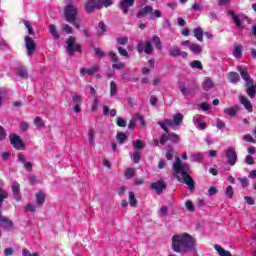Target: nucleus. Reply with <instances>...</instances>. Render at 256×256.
<instances>
[{"label":"nucleus","mask_w":256,"mask_h":256,"mask_svg":"<svg viewBox=\"0 0 256 256\" xmlns=\"http://www.w3.org/2000/svg\"><path fill=\"white\" fill-rule=\"evenodd\" d=\"M172 249L175 253H189L195 249V240L188 233L175 235L172 237Z\"/></svg>","instance_id":"1"},{"label":"nucleus","mask_w":256,"mask_h":256,"mask_svg":"<svg viewBox=\"0 0 256 256\" xmlns=\"http://www.w3.org/2000/svg\"><path fill=\"white\" fill-rule=\"evenodd\" d=\"M173 169V175H175L176 179L178 181H181V176L179 175H182L185 185H188L190 191H194L195 181L193 180L191 175H189V166H187V164H183L181 162V158L177 157L176 161L173 164Z\"/></svg>","instance_id":"2"},{"label":"nucleus","mask_w":256,"mask_h":256,"mask_svg":"<svg viewBox=\"0 0 256 256\" xmlns=\"http://www.w3.org/2000/svg\"><path fill=\"white\" fill-rule=\"evenodd\" d=\"M66 45L67 55L70 57H73L75 52L81 53V51H83L81 44L77 43V38L75 36H69Z\"/></svg>","instance_id":"3"},{"label":"nucleus","mask_w":256,"mask_h":256,"mask_svg":"<svg viewBox=\"0 0 256 256\" xmlns=\"http://www.w3.org/2000/svg\"><path fill=\"white\" fill-rule=\"evenodd\" d=\"M79 15V9L75 7V4L69 3L64 9V18L67 23H75L77 16Z\"/></svg>","instance_id":"4"},{"label":"nucleus","mask_w":256,"mask_h":256,"mask_svg":"<svg viewBox=\"0 0 256 256\" xmlns=\"http://www.w3.org/2000/svg\"><path fill=\"white\" fill-rule=\"evenodd\" d=\"M137 53L141 55L142 53H145L146 55H151L153 53V44L151 41H140L137 44Z\"/></svg>","instance_id":"5"},{"label":"nucleus","mask_w":256,"mask_h":256,"mask_svg":"<svg viewBox=\"0 0 256 256\" xmlns=\"http://www.w3.org/2000/svg\"><path fill=\"white\" fill-rule=\"evenodd\" d=\"M167 141H171V143H179V141H181V137L175 132L162 134L160 137V144L165 145Z\"/></svg>","instance_id":"6"},{"label":"nucleus","mask_w":256,"mask_h":256,"mask_svg":"<svg viewBox=\"0 0 256 256\" xmlns=\"http://www.w3.org/2000/svg\"><path fill=\"white\" fill-rule=\"evenodd\" d=\"M10 143L14 149H17L18 151H23V149H25L23 140H21V137L17 134H10Z\"/></svg>","instance_id":"7"},{"label":"nucleus","mask_w":256,"mask_h":256,"mask_svg":"<svg viewBox=\"0 0 256 256\" xmlns=\"http://www.w3.org/2000/svg\"><path fill=\"white\" fill-rule=\"evenodd\" d=\"M226 158H227V163L231 167L233 165H236L237 163V151H235V148L233 147H228L226 150Z\"/></svg>","instance_id":"8"},{"label":"nucleus","mask_w":256,"mask_h":256,"mask_svg":"<svg viewBox=\"0 0 256 256\" xmlns=\"http://www.w3.org/2000/svg\"><path fill=\"white\" fill-rule=\"evenodd\" d=\"M150 187L153 191L156 192L157 195H161L165 189H167V184L165 181L158 180L157 182H153L150 184Z\"/></svg>","instance_id":"9"},{"label":"nucleus","mask_w":256,"mask_h":256,"mask_svg":"<svg viewBox=\"0 0 256 256\" xmlns=\"http://www.w3.org/2000/svg\"><path fill=\"white\" fill-rule=\"evenodd\" d=\"M100 67L99 65H94L91 68H80V75L81 77H85V75H88L89 77H91L92 75H95L96 73H99L100 71Z\"/></svg>","instance_id":"10"},{"label":"nucleus","mask_w":256,"mask_h":256,"mask_svg":"<svg viewBox=\"0 0 256 256\" xmlns=\"http://www.w3.org/2000/svg\"><path fill=\"white\" fill-rule=\"evenodd\" d=\"M25 45H26V49H27V55L29 57H31V55H33V53H35V49H37V46L35 45V41L33 40V38L26 36L25 37Z\"/></svg>","instance_id":"11"},{"label":"nucleus","mask_w":256,"mask_h":256,"mask_svg":"<svg viewBox=\"0 0 256 256\" xmlns=\"http://www.w3.org/2000/svg\"><path fill=\"white\" fill-rule=\"evenodd\" d=\"M184 116L181 113H176L173 117V119H169V121H166L170 127H179L181 123H183Z\"/></svg>","instance_id":"12"},{"label":"nucleus","mask_w":256,"mask_h":256,"mask_svg":"<svg viewBox=\"0 0 256 256\" xmlns=\"http://www.w3.org/2000/svg\"><path fill=\"white\" fill-rule=\"evenodd\" d=\"M11 189L14 199L19 203L21 201V185L19 182H13Z\"/></svg>","instance_id":"13"},{"label":"nucleus","mask_w":256,"mask_h":256,"mask_svg":"<svg viewBox=\"0 0 256 256\" xmlns=\"http://www.w3.org/2000/svg\"><path fill=\"white\" fill-rule=\"evenodd\" d=\"M133 5H135V0L120 1V8L122 9L124 15H127V13H129V8L133 7Z\"/></svg>","instance_id":"14"},{"label":"nucleus","mask_w":256,"mask_h":256,"mask_svg":"<svg viewBox=\"0 0 256 256\" xmlns=\"http://www.w3.org/2000/svg\"><path fill=\"white\" fill-rule=\"evenodd\" d=\"M238 71L242 79L245 81V85L253 83V80H251V75H249V71L247 70V68L239 67Z\"/></svg>","instance_id":"15"},{"label":"nucleus","mask_w":256,"mask_h":256,"mask_svg":"<svg viewBox=\"0 0 256 256\" xmlns=\"http://www.w3.org/2000/svg\"><path fill=\"white\" fill-rule=\"evenodd\" d=\"M239 101L241 105L245 107V110L248 111V113H253V105L251 104V101L247 97L240 95Z\"/></svg>","instance_id":"16"},{"label":"nucleus","mask_w":256,"mask_h":256,"mask_svg":"<svg viewBox=\"0 0 256 256\" xmlns=\"http://www.w3.org/2000/svg\"><path fill=\"white\" fill-rule=\"evenodd\" d=\"M149 13H153V7L152 6H144L142 9H140L136 17L137 19H143L146 15H149Z\"/></svg>","instance_id":"17"},{"label":"nucleus","mask_w":256,"mask_h":256,"mask_svg":"<svg viewBox=\"0 0 256 256\" xmlns=\"http://www.w3.org/2000/svg\"><path fill=\"white\" fill-rule=\"evenodd\" d=\"M0 223H2L0 226H2L5 231H11V229H13V221L5 216L2 217Z\"/></svg>","instance_id":"18"},{"label":"nucleus","mask_w":256,"mask_h":256,"mask_svg":"<svg viewBox=\"0 0 256 256\" xmlns=\"http://www.w3.org/2000/svg\"><path fill=\"white\" fill-rule=\"evenodd\" d=\"M17 75L20 76L21 79H29V72H27V67L19 66L17 68Z\"/></svg>","instance_id":"19"},{"label":"nucleus","mask_w":256,"mask_h":256,"mask_svg":"<svg viewBox=\"0 0 256 256\" xmlns=\"http://www.w3.org/2000/svg\"><path fill=\"white\" fill-rule=\"evenodd\" d=\"M247 90L246 93L250 99H254L256 95L255 91V84L253 82H250L249 84H246Z\"/></svg>","instance_id":"20"},{"label":"nucleus","mask_w":256,"mask_h":256,"mask_svg":"<svg viewBox=\"0 0 256 256\" xmlns=\"http://www.w3.org/2000/svg\"><path fill=\"white\" fill-rule=\"evenodd\" d=\"M228 81H230V83H239V81H241V77L239 76V73L237 72H230L228 73V77H227Z\"/></svg>","instance_id":"21"},{"label":"nucleus","mask_w":256,"mask_h":256,"mask_svg":"<svg viewBox=\"0 0 256 256\" xmlns=\"http://www.w3.org/2000/svg\"><path fill=\"white\" fill-rule=\"evenodd\" d=\"M85 9H86V13H93V11H95V8H97V3H95L93 0L88 1L85 3L84 5Z\"/></svg>","instance_id":"22"},{"label":"nucleus","mask_w":256,"mask_h":256,"mask_svg":"<svg viewBox=\"0 0 256 256\" xmlns=\"http://www.w3.org/2000/svg\"><path fill=\"white\" fill-rule=\"evenodd\" d=\"M45 199H46L45 193L43 192L36 193V203L38 207H41L45 204Z\"/></svg>","instance_id":"23"},{"label":"nucleus","mask_w":256,"mask_h":256,"mask_svg":"<svg viewBox=\"0 0 256 256\" xmlns=\"http://www.w3.org/2000/svg\"><path fill=\"white\" fill-rule=\"evenodd\" d=\"M127 139H129V136H127V134H125L123 132H120V133L116 134V140H117L119 145L125 144Z\"/></svg>","instance_id":"24"},{"label":"nucleus","mask_w":256,"mask_h":256,"mask_svg":"<svg viewBox=\"0 0 256 256\" xmlns=\"http://www.w3.org/2000/svg\"><path fill=\"white\" fill-rule=\"evenodd\" d=\"M237 111H239V106L224 109V113L226 115H229V117H235V115H237Z\"/></svg>","instance_id":"25"},{"label":"nucleus","mask_w":256,"mask_h":256,"mask_svg":"<svg viewBox=\"0 0 256 256\" xmlns=\"http://www.w3.org/2000/svg\"><path fill=\"white\" fill-rule=\"evenodd\" d=\"M34 125L36 127V129H38V131H41V129H43V127H45V123L43 122V118L36 116L34 118Z\"/></svg>","instance_id":"26"},{"label":"nucleus","mask_w":256,"mask_h":256,"mask_svg":"<svg viewBox=\"0 0 256 256\" xmlns=\"http://www.w3.org/2000/svg\"><path fill=\"white\" fill-rule=\"evenodd\" d=\"M233 55L236 59H241V57H243V46H235Z\"/></svg>","instance_id":"27"},{"label":"nucleus","mask_w":256,"mask_h":256,"mask_svg":"<svg viewBox=\"0 0 256 256\" xmlns=\"http://www.w3.org/2000/svg\"><path fill=\"white\" fill-rule=\"evenodd\" d=\"M202 87H203L204 91H211V89H213V80H211L210 78H207L202 83Z\"/></svg>","instance_id":"28"},{"label":"nucleus","mask_w":256,"mask_h":256,"mask_svg":"<svg viewBox=\"0 0 256 256\" xmlns=\"http://www.w3.org/2000/svg\"><path fill=\"white\" fill-rule=\"evenodd\" d=\"M113 5V0H100L97 3V9H103V7H111Z\"/></svg>","instance_id":"29"},{"label":"nucleus","mask_w":256,"mask_h":256,"mask_svg":"<svg viewBox=\"0 0 256 256\" xmlns=\"http://www.w3.org/2000/svg\"><path fill=\"white\" fill-rule=\"evenodd\" d=\"M214 248L220 256H233L231 255V252L224 250L220 245H215Z\"/></svg>","instance_id":"30"},{"label":"nucleus","mask_w":256,"mask_h":256,"mask_svg":"<svg viewBox=\"0 0 256 256\" xmlns=\"http://www.w3.org/2000/svg\"><path fill=\"white\" fill-rule=\"evenodd\" d=\"M194 37H196L197 41L203 42V29L201 27L194 29Z\"/></svg>","instance_id":"31"},{"label":"nucleus","mask_w":256,"mask_h":256,"mask_svg":"<svg viewBox=\"0 0 256 256\" xmlns=\"http://www.w3.org/2000/svg\"><path fill=\"white\" fill-rule=\"evenodd\" d=\"M189 49L195 55H199L203 51V48H201V46L199 44H191V45H189Z\"/></svg>","instance_id":"32"},{"label":"nucleus","mask_w":256,"mask_h":256,"mask_svg":"<svg viewBox=\"0 0 256 256\" xmlns=\"http://www.w3.org/2000/svg\"><path fill=\"white\" fill-rule=\"evenodd\" d=\"M152 41H153V43H154L156 49H158L159 51H161V49H163V44H162L161 38H159V36L154 35V36L152 37Z\"/></svg>","instance_id":"33"},{"label":"nucleus","mask_w":256,"mask_h":256,"mask_svg":"<svg viewBox=\"0 0 256 256\" xmlns=\"http://www.w3.org/2000/svg\"><path fill=\"white\" fill-rule=\"evenodd\" d=\"M21 23H23V25H25L26 29H28L29 35H35V30L33 29V26H31V22H29L28 20L22 19Z\"/></svg>","instance_id":"34"},{"label":"nucleus","mask_w":256,"mask_h":256,"mask_svg":"<svg viewBox=\"0 0 256 256\" xmlns=\"http://www.w3.org/2000/svg\"><path fill=\"white\" fill-rule=\"evenodd\" d=\"M107 32V26L105 25V22H99L98 23V37H103L104 33Z\"/></svg>","instance_id":"35"},{"label":"nucleus","mask_w":256,"mask_h":256,"mask_svg":"<svg viewBox=\"0 0 256 256\" xmlns=\"http://www.w3.org/2000/svg\"><path fill=\"white\" fill-rule=\"evenodd\" d=\"M228 14L232 17V20L235 23L236 27H241V19H239V16L235 15V12L233 10L229 11Z\"/></svg>","instance_id":"36"},{"label":"nucleus","mask_w":256,"mask_h":256,"mask_svg":"<svg viewBox=\"0 0 256 256\" xmlns=\"http://www.w3.org/2000/svg\"><path fill=\"white\" fill-rule=\"evenodd\" d=\"M132 145L134 149H137V150L145 149V144L143 143V140H140V139L133 141Z\"/></svg>","instance_id":"37"},{"label":"nucleus","mask_w":256,"mask_h":256,"mask_svg":"<svg viewBox=\"0 0 256 256\" xmlns=\"http://www.w3.org/2000/svg\"><path fill=\"white\" fill-rule=\"evenodd\" d=\"M129 204L130 207H137V198L133 192H129Z\"/></svg>","instance_id":"38"},{"label":"nucleus","mask_w":256,"mask_h":256,"mask_svg":"<svg viewBox=\"0 0 256 256\" xmlns=\"http://www.w3.org/2000/svg\"><path fill=\"white\" fill-rule=\"evenodd\" d=\"M117 91V83H115V81L110 82V97H115Z\"/></svg>","instance_id":"39"},{"label":"nucleus","mask_w":256,"mask_h":256,"mask_svg":"<svg viewBox=\"0 0 256 256\" xmlns=\"http://www.w3.org/2000/svg\"><path fill=\"white\" fill-rule=\"evenodd\" d=\"M88 141H89L90 147H92V145L95 143V130L90 129L88 131Z\"/></svg>","instance_id":"40"},{"label":"nucleus","mask_w":256,"mask_h":256,"mask_svg":"<svg viewBox=\"0 0 256 256\" xmlns=\"http://www.w3.org/2000/svg\"><path fill=\"white\" fill-rule=\"evenodd\" d=\"M169 119H164L163 122H158V125H160L161 129H163V131H165L166 135L167 133H169V129L167 127H171L170 124H168Z\"/></svg>","instance_id":"41"},{"label":"nucleus","mask_w":256,"mask_h":256,"mask_svg":"<svg viewBox=\"0 0 256 256\" xmlns=\"http://www.w3.org/2000/svg\"><path fill=\"white\" fill-rule=\"evenodd\" d=\"M49 31L52 37H54L55 39H59L60 36L59 33H57V26H55L54 24H50Z\"/></svg>","instance_id":"42"},{"label":"nucleus","mask_w":256,"mask_h":256,"mask_svg":"<svg viewBox=\"0 0 256 256\" xmlns=\"http://www.w3.org/2000/svg\"><path fill=\"white\" fill-rule=\"evenodd\" d=\"M190 67H192V69L203 70V64L199 60H194L193 62H191Z\"/></svg>","instance_id":"43"},{"label":"nucleus","mask_w":256,"mask_h":256,"mask_svg":"<svg viewBox=\"0 0 256 256\" xmlns=\"http://www.w3.org/2000/svg\"><path fill=\"white\" fill-rule=\"evenodd\" d=\"M124 176L126 179H133V177H135V170L133 168H128L125 171Z\"/></svg>","instance_id":"44"},{"label":"nucleus","mask_w":256,"mask_h":256,"mask_svg":"<svg viewBox=\"0 0 256 256\" xmlns=\"http://www.w3.org/2000/svg\"><path fill=\"white\" fill-rule=\"evenodd\" d=\"M134 120H135V121H139L140 125H141L142 127H145V119L143 118V115H141V114H135Z\"/></svg>","instance_id":"45"},{"label":"nucleus","mask_w":256,"mask_h":256,"mask_svg":"<svg viewBox=\"0 0 256 256\" xmlns=\"http://www.w3.org/2000/svg\"><path fill=\"white\" fill-rule=\"evenodd\" d=\"M116 123H117V126H118V127H122V128L127 127V120H126V119H123V118H121V117L117 118Z\"/></svg>","instance_id":"46"},{"label":"nucleus","mask_w":256,"mask_h":256,"mask_svg":"<svg viewBox=\"0 0 256 256\" xmlns=\"http://www.w3.org/2000/svg\"><path fill=\"white\" fill-rule=\"evenodd\" d=\"M116 42L118 43V45H127V43H129V38L127 36L120 37L116 39Z\"/></svg>","instance_id":"47"},{"label":"nucleus","mask_w":256,"mask_h":256,"mask_svg":"<svg viewBox=\"0 0 256 256\" xmlns=\"http://www.w3.org/2000/svg\"><path fill=\"white\" fill-rule=\"evenodd\" d=\"M141 161V153L139 151H135L133 153V162L137 165Z\"/></svg>","instance_id":"48"},{"label":"nucleus","mask_w":256,"mask_h":256,"mask_svg":"<svg viewBox=\"0 0 256 256\" xmlns=\"http://www.w3.org/2000/svg\"><path fill=\"white\" fill-rule=\"evenodd\" d=\"M7 197H9V193H7V191L0 188V204L3 203V201H5Z\"/></svg>","instance_id":"49"},{"label":"nucleus","mask_w":256,"mask_h":256,"mask_svg":"<svg viewBox=\"0 0 256 256\" xmlns=\"http://www.w3.org/2000/svg\"><path fill=\"white\" fill-rule=\"evenodd\" d=\"M234 191H233V186H228L227 188H226V197L228 198V199H233V195H234Z\"/></svg>","instance_id":"50"},{"label":"nucleus","mask_w":256,"mask_h":256,"mask_svg":"<svg viewBox=\"0 0 256 256\" xmlns=\"http://www.w3.org/2000/svg\"><path fill=\"white\" fill-rule=\"evenodd\" d=\"M170 54L172 55V57H179V55H181V49H179L178 47H173L170 50Z\"/></svg>","instance_id":"51"},{"label":"nucleus","mask_w":256,"mask_h":256,"mask_svg":"<svg viewBox=\"0 0 256 256\" xmlns=\"http://www.w3.org/2000/svg\"><path fill=\"white\" fill-rule=\"evenodd\" d=\"M186 209L190 211V213L195 212V206L193 205V201L191 200L186 201Z\"/></svg>","instance_id":"52"},{"label":"nucleus","mask_w":256,"mask_h":256,"mask_svg":"<svg viewBox=\"0 0 256 256\" xmlns=\"http://www.w3.org/2000/svg\"><path fill=\"white\" fill-rule=\"evenodd\" d=\"M244 161H245L246 165H255V158H253V156H251V155H246Z\"/></svg>","instance_id":"53"},{"label":"nucleus","mask_w":256,"mask_h":256,"mask_svg":"<svg viewBox=\"0 0 256 256\" xmlns=\"http://www.w3.org/2000/svg\"><path fill=\"white\" fill-rule=\"evenodd\" d=\"M95 55L99 57V59H103L105 57V52L101 48H94Z\"/></svg>","instance_id":"54"},{"label":"nucleus","mask_w":256,"mask_h":256,"mask_svg":"<svg viewBox=\"0 0 256 256\" xmlns=\"http://www.w3.org/2000/svg\"><path fill=\"white\" fill-rule=\"evenodd\" d=\"M117 50H118L119 55H121L122 57H129V52H127V50H125V48L118 47Z\"/></svg>","instance_id":"55"},{"label":"nucleus","mask_w":256,"mask_h":256,"mask_svg":"<svg viewBox=\"0 0 256 256\" xmlns=\"http://www.w3.org/2000/svg\"><path fill=\"white\" fill-rule=\"evenodd\" d=\"M180 91L182 95H191V90L185 87V85L180 86Z\"/></svg>","instance_id":"56"},{"label":"nucleus","mask_w":256,"mask_h":256,"mask_svg":"<svg viewBox=\"0 0 256 256\" xmlns=\"http://www.w3.org/2000/svg\"><path fill=\"white\" fill-rule=\"evenodd\" d=\"M242 187H249V179L247 177L239 178Z\"/></svg>","instance_id":"57"},{"label":"nucleus","mask_w":256,"mask_h":256,"mask_svg":"<svg viewBox=\"0 0 256 256\" xmlns=\"http://www.w3.org/2000/svg\"><path fill=\"white\" fill-rule=\"evenodd\" d=\"M112 69H117V70L125 69V63H123V62L117 63L116 62V64L112 65Z\"/></svg>","instance_id":"58"},{"label":"nucleus","mask_w":256,"mask_h":256,"mask_svg":"<svg viewBox=\"0 0 256 256\" xmlns=\"http://www.w3.org/2000/svg\"><path fill=\"white\" fill-rule=\"evenodd\" d=\"M109 56L113 63H119V57H117V54L113 51L109 52Z\"/></svg>","instance_id":"59"},{"label":"nucleus","mask_w":256,"mask_h":256,"mask_svg":"<svg viewBox=\"0 0 256 256\" xmlns=\"http://www.w3.org/2000/svg\"><path fill=\"white\" fill-rule=\"evenodd\" d=\"M63 29L67 35H71V33H73V28L69 24H64Z\"/></svg>","instance_id":"60"},{"label":"nucleus","mask_w":256,"mask_h":256,"mask_svg":"<svg viewBox=\"0 0 256 256\" xmlns=\"http://www.w3.org/2000/svg\"><path fill=\"white\" fill-rule=\"evenodd\" d=\"M192 159H194L197 162L203 161V154L195 153L192 155Z\"/></svg>","instance_id":"61"},{"label":"nucleus","mask_w":256,"mask_h":256,"mask_svg":"<svg viewBox=\"0 0 256 256\" xmlns=\"http://www.w3.org/2000/svg\"><path fill=\"white\" fill-rule=\"evenodd\" d=\"M72 101L74 103V105H81V96L79 95H74L73 98H72Z\"/></svg>","instance_id":"62"},{"label":"nucleus","mask_w":256,"mask_h":256,"mask_svg":"<svg viewBox=\"0 0 256 256\" xmlns=\"http://www.w3.org/2000/svg\"><path fill=\"white\" fill-rule=\"evenodd\" d=\"M217 194V188L216 187H211L210 189H208V192L206 195H208V197H213V195Z\"/></svg>","instance_id":"63"},{"label":"nucleus","mask_w":256,"mask_h":256,"mask_svg":"<svg viewBox=\"0 0 256 256\" xmlns=\"http://www.w3.org/2000/svg\"><path fill=\"white\" fill-rule=\"evenodd\" d=\"M28 129H29V123H27V122H22V123L20 124V130H21V131L25 132V131H27Z\"/></svg>","instance_id":"64"}]
</instances>
